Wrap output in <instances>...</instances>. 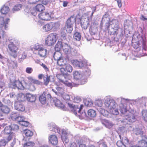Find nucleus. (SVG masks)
I'll list each match as a JSON object with an SVG mask.
<instances>
[{
    "label": "nucleus",
    "mask_w": 147,
    "mask_h": 147,
    "mask_svg": "<svg viewBox=\"0 0 147 147\" xmlns=\"http://www.w3.org/2000/svg\"><path fill=\"white\" fill-rule=\"evenodd\" d=\"M46 93L44 92L39 97V100L41 103L42 104H45L46 103Z\"/></svg>",
    "instance_id": "21"
},
{
    "label": "nucleus",
    "mask_w": 147,
    "mask_h": 147,
    "mask_svg": "<svg viewBox=\"0 0 147 147\" xmlns=\"http://www.w3.org/2000/svg\"><path fill=\"white\" fill-rule=\"evenodd\" d=\"M24 82L26 84H28L29 85L33 84H36L38 85H40L42 82L38 80L34 79L31 77H27L26 79L24 80Z\"/></svg>",
    "instance_id": "9"
},
{
    "label": "nucleus",
    "mask_w": 147,
    "mask_h": 147,
    "mask_svg": "<svg viewBox=\"0 0 147 147\" xmlns=\"http://www.w3.org/2000/svg\"><path fill=\"white\" fill-rule=\"evenodd\" d=\"M74 38L77 41H79L81 38L80 34L78 32H75L74 34Z\"/></svg>",
    "instance_id": "38"
},
{
    "label": "nucleus",
    "mask_w": 147,
    "mask_h": 147,
    "mask_svg": "<svg viewBox=\"0 0 147 147\" xmlns=\"http://www.w3.org/2000/svg\"><path fill=\"white\" fill-rule=\"evenodd\" d=\"M15 108L19 111H23L25 110L24 105L20 102H16L15 103Z\"/></svg>",
    "instance_id": "15"
},
{
    "label": "nucleus",
    "mask_w": 147,
    "mask_h": 147,
    "mask_svg": "<svg viewBox=\"0 0 147 147\" xmlns=\"http://www.w3.org/2000/svg\"><path fill=\"white\" fill-rule=\"evenodd\" d=\"M81 100V98L79 96H76L74 98V102L77 103V104H74V114L76 115H77V112L80 113L83 107V105H80L78 103Z\"/></svg>",
    "instance_id": "5"
},
{
    "label": "nucleus",
    "mask_w": 147,
    "mask_h": 147,
    "mask_svg": "<svg viewBox=\"0 0 147 147\" xmlns=\"http://www.w3.org/2000/svg\"><path fill=\"white\" fill-rule=\"evenodd\" d=\"M10 126L11 129V131H16L19 129V126L15 124H11Z\"/></svg>",
    "instance_id": "40"
},
{
    "label": "nucleus",
    "mask_w": 147,
    "mask_h": 147,
    "mask_svg": "<svg viewBox=\"0 0 147 147\" xmlns=\"http://www.w3.org/2000/svg\"><path fill=\"white\" fill-rule=\"evenodd\" d=\"M40 0H28V3L30 4H34L38 3Z\"/></svg>",
    "instance_id": "47"
},
{
    "label": "nucleus",
    "mask_w": 147,
    "mask_h": 147,
    "mask_svg": "<svg viewBox=\"0 0 147 147\" xmlns=\"http://www.w3.org/2000/svg\"><path fill=\"white\" fill-rule=\"evenodd\" d=\"M135 119V115L131 113H130L129 114L128 117L126 118L127 120L131 122L134 121Z\"/></svg>",
    "instance_id": "27"
},
{
    "label": "nucleus",
    "mask_w": 147,
    "mask_h": 147,
    "mask_svg": "<svg viewBox=\"0 0 147 147\" xmlns=\"http://www.w3.org/2000/svg\"><path fill=\"white\" fill-rule=\"evenodd\" d=\"M62 43L61 42L58 41L56 44L55 47V51H60L61 48H62Z\"/></svg>",
    "instance_id": "29"
},
{
    "label": "nucleus",
    "mask_w": 147,
    "mask_h": 147,
    "mask_svg": "<svg viewBox=\"0 0 147 147\" xmlns=\"http://www.w3.org/2000/svg\"><path fill=\"white\" fill-rule=\"evenodd\" d=\"M53 57L55 60H57L62 58V54L60 51H56L53 55Z\"/></svg>",
    "instance_id": "22"
},
{
    "label": "nucleus",
    "mask_w": 147,
    "mask_h": 147,
    "mask_svg": "<svg viewBox=\"0 0 147 147\" xmlns=\"http://www.w3.org/2000/svg\"><path fill=\"white\" fill-rule=\"evenodd\" d=\"M73 22L74 16H72L67 20L66 24L73 26Z\"/></svg>",
    "instance_id": "34"
},
{
    "label": "nucleus",
    "mask_w": 147,
    "mask_h": 147,
    "mask_svg": "<svg viewBox=\"0 0 147 147\" xmlns=\"http://www.w3.org/2000/svg\"><path fill=\"white\" fill-rule=\"evenodd\" d=\"M1 13L3 14H6L9 11V9L7 6L3 5L0 10Z\"/></svg>",
    "instance_id": "23"
},
{
    "label": "nucleus",
    "mask_w": 147,
    "mask_h": 147,
    "mask_svg": "<svg viewBox=\"0 0 147 147\" xmlns=\"http://www.w3.org/2000/svg\"><path fill=\"white\" fill-rule=\"evenodd\" d=\"M120 110L121 113L123 114L125 113L127 111L126 108L123 106L120 108Z\"/></svg>",
    "instance_id": "49"
},
{
    "label": "nucleus",
    "mask_w": 147,
    "mask_h": 147,
    "mask_svg": "<svg viewBox=\"0 0 147 147\" xmlns=\"http://www.w3.org/2000/svg\"><path fill=\"white\" fill-rule=\"evenodd\" d=\"M41 65L44 68V69L46 71H48L49 70V69L46 65H45L44 64L42 63Z\"/></svg>",
    "instance_id": "55"
},
{
    "label": "nucleus",
    "mask_w": 147,
    "mask_h": 147,
    "mask_svg": "<svg viewBox=\"0 0 147 147\" xmlns=\"http://www.w3.org/2000/svg\"><path fill=\"white\" fill-rule=\"evenodd\" d=\"M75 59L74 60V65L76 67H82L87 65L86 61L81 59L82 57L80 54L75 55Z\"/></svg>",
    "instance_id": "3"
},
{
    "label": "nucleus",
    "mask_w": 147,
    "mask_h": 147,
    "mask_svg": "<svg viewBox=\"0 0 147 147\" xmlns=\"http://www.w3.org/2000/svg\"><path fill=\"white\" fill-rule=\"evenodd\" d=\"M33 69L30 67H27L26 69V73L28 74H31L33 71Z\"/></svg>",
    "instance_id": "48"
},
{
    "label": "nucleus",
    "mask_w": 147,
    "mask_h": 147,
    "mask_svg": "<svg viewBox=\"0 0 147 147\" xmlns=\"http://www.w3.org/2000/svg\"><path fill=\"white\" fill-rule=\"evenodd\" d=\"M116 144L118 147H125V146L120 141L117 142Z\"/></svg>",
    "instance_id": "51"
},
{
    "label": "nucleus",
    "mask_w": 147,
    "mask_h": 147,
    "mask_svg": "<svg viewBox=\"0 0 147 147\" xmlns=\"http://www.w3.org/2000/svg\"><path fill=\"white\" fill-rule=\"evenodd\" d=\"M20 123L22 125L25 127H27L30 125V123L27 121H23L21 123Z\"/></svg>",
    "instance_id": "45"
},
{
    "label": "nucleus",
    "mask_w": 147,
    "mask_h": 147,
    "mask_svg": "<svg viewBox=\"0 0 147 147\" xmlns=\"http://www.w3.org/2000/svg\"><path fill=\"white\" fill-rule=\"evenodd\" d=\"M138 143L140 147H147V141L144 140L139 141Z\"/></svg>",
    "instance_id": "28"
},
{
    "label": "nucleus",
    "mask_w": 147,
    "mask_h": 147,
    "mask_svg": "<svg viewBox=\"0 0 147 147\" xmlns=\"http://www.w3.org/2000/svg\"><path fill=\"white\" fill-rule=\"evenodd\" d=\"M79 147H87V146L84 144H81L79 145Z\"/></svg>",
    "instance_id": "63"
},
{
    "label": "nucleus",
    "mask_w": 147,
    "mask_h": 147,
    "mask_svg": "<svg viewBox=\"0 0 147 147\" xmlns=\"http://www.w3.org/2000/svg\"><path fill=\"white\" fill-rule=\"evenodd\" d=\"M141 19L143 21L145 20H147V18H145L143 15H142L141 16Z\"/></svg>",
    "instance_id": "61"
},
{
    "label": "nucleus",
    "mask_w": 147,
    "mask_h": 147,
    "mask_svg": "<svg viewBox=\"0 0 147 147\" xmlns=\"http://www.w3.org/2000/svg\"><path fill=\"white\" fill-rule=\"evenodd\" d=\"M88 114L89 116L92 117H95L96 115L95 111L93 109H89L88 111Z\"/></svg>",
    "instance_id": "30"
},
{
    "label": "nucleus",
    "mask_w": 147,
    "mask_h": 147,
    "mask_svg": "<svg viewBox=\"0 0 147 147\" xmlns=\"http://www.w3.org/2000/svg\"><path fill=\"white\" fill-rule=\"evenodd\" d=\"M5 139L2 140L1 141V144L3 146L6 145V144L10 141L13 138H11V136L5 137Z\"/></svg>",
    "instance_id": "20"
},
{
    "label": "nucleus",
    "mask_w": 147,
    "mask_h": 147,
    "mask_svg": "<svg viewBox=\"0 0 147 147\" xmlns=\"http://www.w3.org/2000/svg\"><path fill=\"white\" fill-rule=\"evenodd\" d=\"M26 55L24 53H23L22 54V57L20 58V59H21V60H23L26 59Z\"/></svg>",
    "instance_id": "57"
},
{
    "label": "nucleus",
    "mask_w": 147,
    "mask_h": 147,
    "mask_svg": "<svg viewBox=\"0 0 147 147\" xmlns=\"http://www.w3.org/2000/svg\"><path fill=\"white\" fill-rule=\"evenodd\" d=\"M4 134L5 136H11V138H13L14 136L13 134L11 132V129L10 125L6 126L3 131Z\"/></svg>",
    "instance_id": "13"
},
{
    "label": "nucleus",
    "mask_w": 147,
    "mask_h": 147,
    "mask_svg": "<svg viewBox=\"0 0 147 147\" xmlns=\"http://www.w3.org/2000/svg\"><path fill=\"white\" fill-rule=\"evenodd\" d=\"M65 28L67 32L68 33H71L73 29V26L69 25L67 24H66Z\"/></svg>",
    "instance_id": "39"
},
{
    "label": "nucleus",
    "mask_w": 147,
    "mask_h": 147,
    "mask_svg": "<svg viewBox=\"0 0 147 147\" xmlns=\"http://www.w3.org/2000/svg\"><path fill=\"white\" fill-rule=\"evenodd\" d=\"M132 45L135 49H137L139 47V45L136 43H132Z\"/></svg>",
    "instance_id": "52"
},
{
    "label": "nucleus",
    "mask_w": 147,
    "mask_h": 147,
    "mask_svg": "<svg viewBox=\"0 0 147 147\" xmlns=\"http://www.w3.org/2000/svg\"><path fill=\"white\" fill-rule=\"evenodd\" d=\"M22 5L21 4H18L15 5L12 9L13 12L20 10L22 8Z\"/></svg>",
    "instance_id": "33"
},
{
    "label": "nucleus",
    "mask_w": 147,
    "mask_h": 147,
    "mask_svg": "<svg viewBox=\"0 0 147 147\" xmlns=\"http://www.w3.org/2000/svg\"><path fill=\"white\" fill-rule=\"evenodd\" d=\"M115 19H113L112 21L109 20L108 22L107 23V24H108V27H109L110 26V25H112V24H111V22H112L113 21H115Z\"/></svg>",
    "instance_id": "59"
},
{
    "label": "nucleus",
    "mask_w": 147,
    "mask_h": 147,
    "mask_svg": "<svg viewBox=\"0 0 147 147\" xmlns=\"http://www.w3.org/2000/svg\"><path fill=\"white\" fill-rule=\"evenodd\" d=\"M23 86L22 83L19 80H15L10 83V86L14 89H21Z\"/></svg>",
    "instance_id": "10"
},
{
    "label": "nucleus",
    "mask_w": 147,
    "mask_h": 147,
    "mask_svg": "<svg viewBox=\"0 0 147 147\" xmlns=\"http://www.w3.org/2000/svg\"><path fill=\"white\" fill-rule=\"evenodd\" d=\"M19 114L17 113H12L11 115V117L12 120L16 121Z\"/></svg>",
    "instance_id": "37"
},
{
    "label": "nucleus",
    "mask_w": 147,
    "mask_h": 147,
    "mask_svg": "<svg viewBox=\"0 0 147 147\" xmlns=\"http://www.w3.org/2000/svg\"><path fill=\"white\" fill-rule=\"evenodd\" d=\"M39 18L41 20L44 21H48L51 19L50 14L48 12H43L40 13L38 15Z\"/></svg>",
    "instance_id": "11"
},
{
    "label": "nucleus",
    "mask_w": 147,
    "mask_h": 147,
    "mask_svg": "<svg viewBox=\"0 0 147 147\" xmlns=\"http://www.w3.org/2000/svg\"><path fill=\"white\" fill-rule=\"evenodd\" d=\"M57 24L54 22H50L47 23L43 27V29L46 32L49 31L52 29H55L57 28Z\"/></svg>",
    "instance_id": "12"
},
{
    "label": "nucleus",
    "mask_w": 147,
    "mask_h": 147,
    "mask_svg": "<svg viewBox=\"0 0 147 147\" xmlns=\"http://www.w3.org/2000/svg\"><path fill=\"white\" fill-rule=\"evenodd\" d=\"M118 6L119 8H121L122 6L121 0H116Z\"/></svg>",
    "instance_id": "54"
},
{
    "label": "nucleus",
    "mask_w": 147,
    "mask_h": 147,
    "mask_svg": "<svg viewBox=\"0 0 147 147\" xmlns=\"http://www.w3.org/2000/svg\"><path fill=\"white\" fill-rule=\"evenodd\" d=\"M49 140L50 143L54 145H56L57 144L58 142V139L57 137L54 135H52L49 136Z\"/></svg>",
    "instance_id": "16"
},
{
    "label": "nucleus",
    "mask_w": 147,
    "mask_h": 147,
    "mask_svg": "<svg viewBox=\"0 0 147 147\" xmlns=\"http://www.w3.org/2000/svg\"><path fill=\"white\" fill-rule=\"evenodd\" d=\"M46 97V99H49L51 98V94H47Z\"/></svg>",
    "instance_id": "62"
},
{
    "label": "nucleus",
    "mask_w": 147,
    "mask_h": 147,
    "mask_svg": "<svg viewBox=\"0 0 147 147\" xmlns=\"http://www.w3.org/2000/svg\"><path fill=\"white\" fill-rule=\"evenodd\" d=\"M105 105L107 107L109 108L110 109V112L112 114L117 115L119 113L118 110L115 108V102L113 101L109 102H105Z\"/></svg>",
    "instance_id": "7"
},
{
    "label": "nucleus",
    "mask_w": 147,
    "mask_h": 147,
    "mask_svg": "<svg viewBox=\"0 0 147 147\" xmlns=\"http://www.w3.org/2000/svg\"><path fill=\"white\" fill-rule=\"evenodd\" d=\"M82 75L77 71H75L74 72V82L75 80L78 81L81 78Z\"/></svg>",
    "instance_id": "32"
},
{
    "label": "nucleus",
    "mask_w": 147,
    "mask_h": 147,
    "mask_svg": "<svg viewBox=\"0 0 147 147\" xmlns=\"http://www.w3.org/2000/svg\"><path fill=\"white\" fill-rule=\"evenodd\" d=\"M9 21L10 19L9 18L5 20L3 17L0 16V29L3 30L4 28L5 30H7Z\"/></svg>",
    "instance_id": "8"
},
{
    "label": "nucleus",
    "mask_w": 147,
    "mask_h": 147,
    "mask_svg": "<svg viewBox=\"0 0 147 147\" xmlns=\"http://www.w3.org/2000/svg\"><path fill=\"white\" fill-rule=\"evenodd\" d=\"M65 68L61 67L60 69V71L61 74H67V72H71L73 70L72 67L69 64H65Z\"/></svg>",
    "instance_id": "14"
},
{
    "label": "nucleus",
    "mask_w": 147,
    "mask_h": 147,
    "mask_svg": "<svg viewBox=\"0 0 147 147\" xmlns=\"http://www.w3.org/2000/svg\"><path fill=\"white\" fill-rule=\"evenodd\" d=\"M3 113L5 114L8 113L10 111L9 109L7 106H4L1 108Z\"/></svg>",
    "instance_id": "35"
},
{
    "label": "nucleus",
    "mask_w": 147,
    "mask_h": 147,
    "mask_svg": "<svg viewBox=\"0 0 147 147\" xmlns=\"http://www.w3.org/2000/svg\"><path fill=\"white\" fill-rule=\"evenodd\" d=\"M57 60V64L60 66H63L65 65V64L64 63L63 60L61 58Z\"/></svg>",
    "instance_id": "41"
},
{
    "label": "nucleus",
    "mask_w": 147,
    "mask_h": 147,
    "mask_svg": "<svg viewBox=\"0 0 147 147\" xmlns=\"http://www.w3.org/2000/svg\"><path fill=\"white\" fill-rule=\"evenodd\" d=\"M56 90L57 94H62L64 92V90L62 88L57 87L56 88Z\"/></svg>",
    "instance_id": "44"
},
{
    "label": "nucleus",
    "mask_w": 147,
    "mask_h": 147,
    "mask_svg": "<svg viewBox=\"0 0 147 147\" xmlns=\"http://www.w3.org/2000/svg\"><path fill=\"white\" fill-rule=\"evenodd\" d=\"M33 48L35 50L38 51V54L40 57H43L46 56L47 50L43 47L42 45H35Z\"/></svg>",
    "instance_id": "6"
},
{
    "label": "nucleus",
    "mask_w": 147,
    "mask_h": 147,
    "mask_svg": "<svg viewBox=\"0 0 147 147\" xmlns=\"http://www.w3.org/2000/svg\"><path fill=\"white\" fill-rule=\"evenodd\" d=\"M45 75H43L42 74H40L38 75V78L39 79H40V80H41L42 79V78H44V76Z\"/></svg>",
    "instance_id": "60"
},
{
    "label": "nucleus",
    "mask_w": 147,
    "mask_h": 147,
    "mask_svg": "<svg viewBox=\"0 0 147 147\" xmlns=\"http://www.w3.org/2000/svg\"><path fill=\"white\" fill-rule=\"evenodd\" d=\"M55 104L56 106L61 108L64 111H66L67 110V108L59 100L57 99L55 101Z\"/></svg>",
    "instance_id": "17"
},
{
    "label": "nucleus",
    "mask_w": 147,
    "mask_h": 147,
    "mask_svg": "<svg viewBox=\"0 0 147 147\" xmlns=\"http://www.w3.org/2000/svg\"><path fill=\"white\" fill-rule=\"evenodd\" d=\"M62 74V75L59 74L57 76L59 81L68 86H71L72 84L69 82L70 80V76L67 74Z\"/></svg>",
    "instance_id": "4"
},
{
    "label": "nucleus",
    "mask_w": 147,
    "mask_h": 147,
    "mask_svg": "<svg viewBox=\"0 0 147 147\" xmlns=\"http://www.w3.org/2000/svg\"><path fill=\"white\" fill-rule=\"evenodd\" d=\"M20 46V41L17 39L14 38L10 40L9 43L8 45L7 50L9 55L16 58L17 56Z\"/></svg>",
    "instance_id": "1"
},
{
    "label": "nucleus",
    "mask_w": 147,
    "mask_h": 147,
    "mask_svg": "<svg viewBox=\"0 0 147 147\" xmlns=\"http://www.w3.org/2000/svg\"><path fill=\"white\" fill-rule=\"evenodd\" d=\"M50 76L48 74L44 76L43 79L44 84L47 86L49 84L50 81Z\"/></svg>",
    "instance_id": "24"
},
{
    "label": "nucleus",
    "mask_w": 147,
    "mask_h": 147,
    "mask_svg": "<svg viewBox=\"0 0 147 147\" xmlns=\"http://www.w3.org/2000/svg\"><path fill=\"white\" fill-rule=\"evenodd\" d=\"M68 105L69 107V108L67 109V110H67L72 111L74 109V106L72 103L69 102L68 103Z\"/></svg>",
    "instance_id": "46"
},
{
    "label": "nucleus",
    "mask_w": 147,
    "mask_h": 147,
    "mask_svg": "<svg viewBox=\"0 0 147 147\" xmlns=\"http://www.w3.org/2000/svg\"><path fill=\"white\" fill-rule=\"evenodd\" d=\"M23 121V119L22 117L21 116H20L19 114L16 121L19 122H21L22 121Z\"/></svg>",
    "instance_id": "53"
},
{
    "label": "nucleus",
    "mask_w": 147,
    "mask_h": 147,
    "mask_svg": "<svg viewBox=\"0 0 147 147\" xmlns=\"http://www.w3.org/2000/svg\"><path fill=\"white\" fill-rule=\"evenodd\" d=\"M31 11V13L33 16H36L37 15V13L35 8L32 9Z\"/></svg>",
    "instance_id": "50"
},
{
    "label": "nucleus",
    "mask_w": 147,
    "mask_h": 147,
    "mask_svg": "<svg viewBox=\"0 0 147 147\" xmlns=\"http://www.w3.org/2000/svg\"><path fill=\"white\" fill-rule=\"evenodd\" d=\"M35 145V143L32 142H28L24 144V147H33Z\"/></svg>",
    "instance_id": "36"
},
{
    "label": "nucleus",
    "mask_w": 147,
    "mask_h": 147,
    "mask_svg": "<svg viewBox=\"0 0 147 147\" xmlns=\"http://www.w3.org/2000/svg\"><path fill=\"white\" fill-rule=\"evenodd\" d=\"M62 97L65 101H68L70 99V96L69 95L67 94H65L63 95Z\"/></svg>",
    "instance_id": "43"
},
{
    "label": "nucleus",
    "mask_w": 147,
    "mask_h": 147,
    "mask_svg": "<svg viewBox=\"0 0 147 147\" xmlns=\"http://www.w3.org/2000/svg\"><path fill=\"white\" fill-rule=\"evenodd\" d=\"M101 123L107 128H110L113 126V124L109 122L108 120L103 119L101 121Z\"/></svg>",
    "instance_id": "26"
},
{
    "label": "nucleus",
    "mask_w": 147,
    "mask_h": 147,
    "mask_svg": "<svg viewBox=\"0 0 147 147\" xmlns=\"http://www.w3.org/2000/svg\"><path fill=\"white\" fill-rule=\"evenodd\" d=\"M61 138L63 142L65 143H67L69 141L68 138L67 134L64 130H62Z\"/></svg>",
    "instance_id": "18"
},
{
    "label": "nucleus",
    "mask_w": 147,
    "mask_h": 147,
    "mask_svg": "<svg viewBox=\"0 0 147 147\" xmlns=\"http://www.w3.org/2000/svg\"><path fill=\"white\" fill-rule=\"evenodd\" d=\"M62 49L64 52L65 53H67L69 50V47L67 45H65L63 46Z\"/></svg>",
    "instance_id": "42"
},
{
    "label": "nucleus",
    "mask_w": 147,
    "mask_h": 147,
    "mask_svg": "<svg viewBox=\"0 0 147 147\" xmlns=\"http://www.w3.org/2000/svg\"><path fill=\"white\" fill-rule=\"evenodd\" d=\"M68 2L67 1H64L63 2V6L64 7H66L67 6L68 4Z\"/></svg>",
    "instance_id": "58"
},
{
    "label": "nucleus",
    "mask_w": 147,
    "mask_h": 147,
    "mask_svg": "<svg viewBox=\"0 0 147 147\" xmlns=\"http://www.w3.org/2000/svg\"><path fill=\"white\" fill-rule=\"evenodd\" d=\"M24 132L25 136L27 137H31L33 134V133L32 131L28 129L24 130Z\"/></svg>",
    "instance_id": "31"
},
{
    "label": "nucleus",
    "mask_w": 147,
    "mask_h": 147,
    "mask_svg": "<svg viewBox=\"0 0 147 147\" xmlns=\"http://www.w3.org/2000/svg\"><path fill=\"white\" fill-rule=\"evenodd\" d=\"M26 96L27 100L30 102H34L36 100V97L35 95L29 93H27L26 94Z\"/></svg>",
    "instance_id": "19"
},
{
    "label": "nucleus",
    "mask_w": 147,
    "mask_h": 147,
    "mask_svg": "<svg viewBox=\"0 0 147 147\" xmlns=\"http://www.w3.org/2000/svg\"><path fill=\"white\" fill-rule=\"evenodd\" d=\"M49 1L48 0H42V3L45 5H47L49 3Z\"/></svg>",
    "instance_id": "56"
},
{
    "label": "nucleus",
    "mask_w": 147,
    "mask_h": 147,
    "mask_svg": "<svg viewBox=\"0 0 147 147\" xmlns=\"http://www.w3.org/2000/svg\"><path fill=\"white\" fill-rule=\"evenodd\" d=\"M35 8L37 11L39 12H42L45 9V7L41 4H38L37 5Z\"/></svg>",
    "instance_id": "25"
},
{
    "label": "nucleus",
    "mask_w": 147,
    "mask_h": 147,
    "mask_svg": "<svg viewBox=\"0 0 147 147\" xmlns=\"http://www.w3.org/2000/svg\"><path fill=\"white\" fill-rule=\"evenodd\" d=\"M57 34L56 33L50 34L45 39V45L51 46L54 45L57 40Z\"/></svg>",
    "instance_id": "2"
},
{
    "label": "nucleus",
    "mask_w": 147,
    "mask_h": 147,
    "mask_svg": "<svg viewBox=\"0 0 147 147\" xmlns=\"http://www.w3.org/2000/svg\"><path fill=\"white\" fill-rule=\"evenodd\" d=\"M3 116V113L1 109H0V117Z\"/></svg>",
    "instance_id": "64"
}]
</instances>
